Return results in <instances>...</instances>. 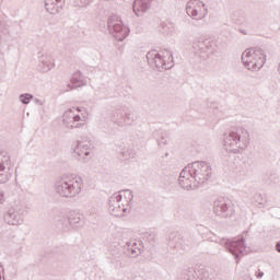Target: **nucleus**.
<instances>
[{
  "label": "nucleus",
  "mask_w": 280,
  "mask_h": 280,
  "mask_svg": "<svg viewBox=\"0 0 280 280\" xmlns=\"http://www.w3.org/2000/svg\"><path fill=\"white\" fill-rule=\"evenodd\" d=\"M0 280H3V278H1V276H0Z\"/></svg>",
  "instance_id": "nucleus-7"
},
{
  "label": "nucleus",
  "mask_w": 280,
  "mask_h": 280,
  "mask_svg": "<svg viewBox=\"0 0 280 280\" xmlns=\"http://www.w3.org/2000/svg\"><path fill=\"white\" fill-rule=\"evenodd\" d=\"M74 121H80V116H75Z\"/></svg>",
  "instance_id": "nucleus-6"
},
{
  "label": "nucleus",
  "mask_w": 280,
  "mask_h": 280,
  "mask_svg": "<svg viewBox=\"0 0 280 280\" xmlns=\"http://www.w3.org/2000/svg\"><path fill=\"white\" fill-rule=\"evenodd\" d=\"M202 10H205V3L200 0H190L186 8V12L189 16H201Z\"/></svg>",
  "instance_id": "nucleus-2"
},
{
  "label": "nucleus",
  "mask_w": 280,
  "mask_h": 280,
  "mask_svg": "<svg viewBox=\"0 0 280 280\" xmlns=\"http://www.w3.org/2000/svg\"><path fill=\"white\" fill-rule=\"evenodd\" d=\"M179 183H180L182 187H185L186 189H187V187H189V186L185 185V179H183V177H180Z\"/></svg>",
  "instance_id": "nucleus-5"
},
{
  "label": "nucleus",
  "mask_w": 280,
  "mask_h": 280,
  "mask_svg": "<svg viewBox=\"0 0 280 280\" xmlns=\"http://www.w3.org/2000/svg\"><path fill=\"white\" fill-rule=\"evenodd\" d=\"M242 60L250 71H259L266 65V54L261 48H248L243 54Z\"/></svg>",
  "instance_id": "nucleus-1"
},
{
  "label": "nucleus",
  "mask_w": 280,
  "mask_h": 280,
  "mask_svg": "<svg viewBox=\"0 0 280 280\" xmlns=\"http://www.w3.org/2000/svg\"><path fill=\"white\" fill-rule=\"evenodd\" d=\"M141 1L142 0H136L135 1V4H133L135 12H136V10H139L138 5H141ZM150 1H152V0H144V3H150Z\"/></svg>",
  "instance_id": "nucleus-4"
},
{
  "label": "nucleus",
  "mask_w": 280,
  "mask_h": 280,
  "mask_svg": "<svg viewBox=\"0 0 280 280\" xmlns=\"http://www.w3.org/2000/svg\"><path fill=\"white\" fill-rule=\"evenodd\" d=\"M20 100L22 104H30V100H32V95L30 94L21 95Z\"/></svg>",
  "instance_id": "nucleus-3"
}]
</instances>
